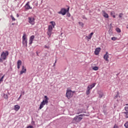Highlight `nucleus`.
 I'll return each instance as SVG.
<instances>
[{
    "label": "nucleus",
    "instance_id": "2f4dec72",
    "mask_svg": "<svg viewBox=\"0 0 128 128\" xmlns=\"http://www.w3.org/2000/svg\"><path fill=\"white\" fill-rule=\"evenodd\" d=\"M123 16H124V14L122 13H120L119 14V18H122Z\"/></svg>",
    "mask_w": 128,
    "mask_h": 128
},
{
    "label": "nucleus",
    "instance_id": "e433bc0d",
    "mask_svg": "<svg viewBox=\"0 0 128 128\" xmlns=\"http://www.w3.org/2000/svg\"><path fill=\"white\" fill-rule=\"evenodd\" d=\"M68 10H70V6H68V8L66 10L67 12H68Z\"/></svg>",
    "mask_w": 128,
    "mask_h": 128
},
{
    "label": "nucleus",
    "instance_id": "f704fd0d",
    "mask_svg": "<svg viewBox=\"0 0 128 128\" xmlns=\"http://www.w3.org/2000/svg\"><path fill=\"white\" fill-rule=\"evenodd\" d=\"M27 128H34V126H27Z\"/></svg>",
    "mask_w": 128,
    "mask_h": 128
},
{
    "label": "nucleus",
    "instance_id": "7ed1b4c3",
    "mask_svg": "<svg viewBox=\"0 0 128 128\" xmlns=\"http://www.w3.org/2000/svg\"><path fill=\"white\" fill-rule=\"evenodd\" d=\"M74 91H72L70 90H67L66 92V96L68 99L70 98H72V96H74Z\"/></svg>",
    "mask_w": 128,
    "mask_h": 128
},
{
    "label": "nucleus",
    "instance_id": "c03bdc74",
    "mask_svg": "<svg viewBox=\"0 0 128 128\" xmlns=\"http://www.w3.org/2000/svg\"><path fill=\"white\" fill-rule=\"evenodd\" d=\"M22 94H24V92H22Z\"/></svg>",
    "mask_w": 128,
    "mask_h": 128
},
{
    "label": "nucleus",
    "instance_id": "aec40b11",
    "mask_svg": "<svg viewBox=\"0 0 128 128\" xmlns=\"http://www.w3.org/2000/svg\"><path fill=\"white\" fill-rule=\"evenodd\" d=\"M90 94V89H89V88H87V90L86 91V94L88 95Z\"/></svg>",
    "mask_w": 128,
    "mask_h": 128
},
{
    "label": "nucleus",
    "instance_id": "1a4fd4ad",
    "mask_svg": "<svg viewBox=\"0 0 128 128\" xmlns=\"http://www.w3.org/2000/svg\"><path fill=\"white\" fill-rule=\"evenodd\" d=\"M26 10H32V8L30 6V2H28L24 6Z\"/></svg>",
    "mask_w": 128,
    "mask_h": 128
},
{
    "label": "nucleus",
    "instance_id": "b1692460",
    "mask_svg": "<svg viewBox=\"0 0 128 128\" xmlns=\"http://www.w3.org/2000/svg\"><path fill=\"white\" fill-rule=\"evenodd\" d=\"M116 32H121L120 29V28H116Z\"/></svg>",
    "mask_w": 128,
    "mask_h": 128
},
{
    "label": "nucleus",
    "instance_id": "a211bd4d",
    "mask_svg": "<svg viewBox=\"0 0 128 128\" xmlns=\"http://www.w3.org/2000/svg\"><path fill=\"white\" fill-rule=\"evenodd\" d=\"M92 36H94V32H91L88 36H86V38L88 40H91L92 38Z\"/></svg>",
    "mask_w": 128,
    "mask_h": 128
},
{
    "label": "nucleus",
    "instance_id": "5701e85b",
    "mask_svg": "<svg viewBox=\"0 0 128 128\" xmlns=\"http://www.w3.org/2000/svg\"><path fill=\"white\" fill-rule=\"evenodd\" d=\"M4 98H6V100H8V96L7 94H4Z\"/></svg>",
    "mask_w": 128,
    "mask_h": 128
},
{
    "label": "nucleus",
    "instance_id": "f03ea898",
    "mask_svg": "<svg viewBox=\"0 0 128 128\" xmlns=\"http://www.w3.org/2000/svg\"><path fill=\"white\" fill-rule=\"evenodd\" d=\"M44 98L45 100H43L42 102L40 103L39 110H42V108H44V106H46V104H48V96H45Z\"/></svg>",
    "mask_w": 128,
    "mask_h": 128
},
{
    "label": "nucleus",
    "instance_id": "cd10ccee",
    "mask_svg": "<svg viewBox=\"0 0 128 128\" xmlns=\"http://www.w3.org/2000/svg\"><path fill=\"white\" fill-rule=\"evenodd\" d=\"M124 126L126 128H128V122H127L124 124Z\"/></svg>",
    "mask_w": 128,
    "mask_h": 128
},
{
    "label": "nucleus",
    "instance_id": "9d476101",
    "mask_svg": "<svg viewBox=\"0 0 128 128\" xmlns=\"http://www.w3.org/2000/svg\"><path fill=\"white\" fill-rule=\"evenodd\" d=\"M110 56H108V52H106V54L104 55V58L106 60V62H108V58Z\"/></svg>",
    "mask_w": 128,
    "mask_h": 128
},
{
    "label": "nucleus",
    "instance_id": "9b49d317",
    "mask_svg": "<svg viewBox=\"0 0 128 128\" xmlns=\"http://www.w3.org/2000/svg\"><path fill=\"white\" fill-rule=\"evenodd\" d=\"M26 68L24 66H22V70L20 71V74H26Z\"/></svg>",
    "mask_w": 128,
    "mask_h": 128
},
{
    "label": "nucleus",
    "instance_id": "bb28decb",
    "mask_svg": "<svg viewBox=\"0 0 128 128\" xmlns=\"http://www.w3.org/2000/svg\"><path fill=\"white\" fill-rule=\"evenodd\" d=\"M79 116H88V115H86L85 114H81L79 115Z\"/></svg>",
    "mask_w": 128,
    "mask_h": 128
},
{
    "label": "nucleus",
    "instance_id": "39448f33",
    "mask_svg": "<svg viewBox=\"0 0 128 128\" xmlns=\"http://www.w3.org/2000/svg\"><path fill=\"white\" fill-rule=\"evenodd\" d=\"M35 20L36 19L32 16H29L28 18V22L32 26H34V24H36Z\"/></svg>",
    "mask_w": 128,
    "mask_h": 128
},
{
    "label": "nucleus",
    "instance_id": "ea45409f",
    "mask_svg": "<svg viewBox=\"0 0 128 128\" xmlns=\"http://www.w3.org/2000/svg\"><path fill=\"white\" fill-rule=\"evenodd\" d=\"M16 16H17V18H18V17L20 16V15H18V14H16Z\"/></svg>",
    "mask_w": 128,
    "mask_h": 128
},
{
    "label": "nucleus",
    "instance_id": "ddd939ff",
    "mask_svg": "<svg viewBox=\"0 0 128 128\" xmlns=\"http://www.w3.org/2000/svg\"><path fill=\"white\" fill-rule=\"evenodd\" d=\"M100 48H96L95 50L94 54H95L96 56H98V54H100Z\"/></svg>",
    "mask_w": 128,
    "mask_h": 128
},
{
    "label": "nucleus",
    "instance_id": "de8ad7c7",
    "mask_svg": "<svg viewBox=\"0 0 128 128\" xmlns=\"http://www.w3.org/2000/svg\"><path fill=\"white\" fill-rule=\"evenodd\" d=\"M126 106H128V104H126Z\"/></svg>",
    "mask_w": 128,
    "mask_h": 128
},
{
    "label": "nucleus",
    "instance_id": "49530a36",
    "mask_svg": "<svg viewBox=\"0 0 128 128\" xmlns=\"http://www.w3.org/2000/svg\"><path fill=\"white\" fill-rule=\"evenodd\" d=\"M36 54H37V56H38V52H36Z\"/></svg>",
    "mask_w": 128,
    "mask_h": 128
},
{
    "label": "nucleus",
    "instance_id": "f8f14e48",
    "mask_svg": "<svg viewBox=\"0 0 128 128\" xmlns=\"http://www.w3.org/2000/svg\"><path fill=\"white\" fill-rule=\"evenodd\" d=\"M102 16L106 18H108V14H106V12L104 10L102 11Z\"/></svg>",
    "mask_w": 128,
    "mask_h": 128
},
{
    "label": "nucleus",
    "instance_id": "423d86ee",
    "mask_svg": "<svg viewBox=\"0 0 128 128\" xmlns=\"http://www.w3.org/2000/svg\"><path fill=\"white\" fill-rule=\"evenodd\" d=\"M22 44L28 46V38H26V34H24L22 36Z\"/></svg>",
    "mask_w": 128,
    "mask_h": 128
},
{
    "label": "nucleus",
    "instance_id": "c756f323",
    "mask_svg": "<svg viewBox=\"0 0 128 128\" xmlns=\"http://www.w3.org/2000/svg\"><path fill=\"white\" fill-rule=\"evenodd\" d=\"M112 40H117L118 38H116V37H112Z\"/></svg>",
    "mask_w": 128,
    "mask_h": 128
},
{
    "label": "nucleus",
    "instance_id": "79ce46f5",
    "mask_svg": "<svg viewBox=\"0 0 128 128\" xmlns=\"http://www.w3.org/2000/svg\"><path fill=\"white\" fill-rule=\"evenodd\" d=\"M56 60L55 62L54 63V66H56Z\"/></svg>",
    "mask_w": 128,
    "mask_h": 128
},
{
    "label": "nucleus",
    "instance_id": "6ab92c4d",
    "mask_svg": "<svg viewBox=\"0 0 128 128\" xmlns=\"http://www.w3.org/2000/svg\"><path fill=\"white\" fill-rule=\"evenodd\" d=\"M50 24L52 25V26L53 28H54V27L56 26V22L54 21L50 22Z\"/></svg>",
    "mask_w": 128,
    "mask_h": 128
},
{
    "label": "nucleus",
    "instance_id": "20e7f679",
    "mask_svg": "<svg viewBox=\"0 0 128 128\" xmlns=\"http://www.w3.org/2000/svg\"><path fill=\"white\" fill-rule=\"evenodd\" d=\"M54 28H52V25H49L48 26V31H47V34L49 38H50L52 36V30Z\"/></svg>",
    "mask_w": 128,
    "mask_h": 128
},
{
    "label": "nucleus",
    "instance_id": "7c9ffc66",
    "mask_svg": "<svg viewBox=\"0 0 128 128\" xmlns=\"http://www.w3.org/2000/svg\"><path fill=\"white\" fill-rule=\"evenodd\" d=\"M115 14V13L114 12H110V15L112 16H114Z\"/></svg>",
    "mask_w": 128,
    "mask_h": 128
},
{
    "label": "nucleus",
    "instance_id": "393cba45",
    "mask_svg": "<svg viewBox=\"0 0 128 128\" xmlns=\"http://www.w3.org/2000/svg\"><path fill=\"white\" fill-rule=\"evenodd\" d=\"M124 114H125V117L126 118H128V112H124Z\"/></svg>",
    "mask_w": 128,
    "mask_h": 128
},
{
    "label": "nucleus",
    "instance_id": "09e8293b",
    "mask_svg": "<svg viewBox=\"0 0 128 128\" xmlns=\"http://www.w3.org/2000/svg\"><path fill=\"white\" fill-rule=\"evenodd\" d=\"M126 28H128V27H126Z\"/></svg>",
    "mask_w": 128,
    "mask_h": 128
},
{
    "label": "nucleus",
    "instance_id": "4c0bfd02",
    "mask_svg": "<svg viewBox=\"0 0 128 128\" xmlns=\"http://www.w3.org/2000/svg\"><path fill=\"white\" fill-rule=\"evenodd\" d=\"M99 97H100V98H102V95L100 94Z\"/></svg>",
    "mask_w": 128,
    "mask_h": 128
},
{
    "label": "nucleus",
    "instance_id": "37998d69",
    "mask_svg": "<svg viewBox=\"0 0 128 128\" xmlns=\"http://www.w3.org/2000/svg\"><path fill=\"white\" fill-rule=\"evenodd\" d=\"M104 114H106V112L104 111Z\"/></svg>",
    "mask_w": 128,
    "mask_h": 128
},
{
    "label": "nucleus",
    "instance_id": "a19ab883",
    "mask_svg": "<svg viewBox=\"0 0 128 128\" xmlns=\"http://www.w3.org/2000/svg\"><path fill=\"white\" fill-rule=\"evenodd\" d=\"M22 97V95H20L19 97V98H18V100H19L20 98Z\"/></svg>",
    "mask_w": 128,
    "mask_h": 128
},
{
    "label": "nucleus",
    "instance_id": "4468645a",
    "mask_svg": "<svg viewBox=\"0 0 128 128\" xmlns=\"http://www.w3.org/2000/svg\"><path fill=\"white\" fill-rule=\"evenodd\" d=\"M34 36H32L30 37L29 40V44H32V42H34Z\"/></svg>",
    "mask_w": 128,
    "mask_h": 128
},
{
    "label": "nucleus",
    "instance_id": "412c9836",
    "mask_svg": "<svg viewBox=\"0 0 128 128\" xmlns=\"http://www.w3.org/2000/svg\"><path fill=\"white\" fill-rule=\"evenodd\" d=\"M4 75L0 79V84L4 82Z\"/></svg>",
    "mask_w": 128,
    "mask_h": 128
},
{
    "label": "nucleus",
    "instance_id": "c85d7f7f",
    "mask_svg": "<svg viewBox=\"0 0 128 128\" xmlns=\"http://www.w3.org/2000/svg\"><path fill=\"white\" fill-rule=\"evenodd\" d=\"M78 24L80 26H82V28L84 27V23H82V22H79Z\"/></svg>",
    "mask_w": 128,
    "mask_h": 128
},
{
    "label": "nucleus",
    "instance_id": "f3484780",
    "mask_svg": "<svg viewBox=\"0 0 128 128\" xmlns=\"http://www.w3.org/2000/svg\"><path fill=\"white\" fill-rule=\"evenodd\" d=\"M18 64V70H20V66H22V60H18L17 62Z\"/></svg>",
    "mask_w": 128,
    "mask_h": 128
},
{
    "label": "nucleus",
    "instance_id": "c9c22d12",
    "mask_svg": "<svg viewBox=\"0 0 128 128\" xmlns=\"http://www.w3.org/2000/svg\"><path fill=\"white\" fill-rule=\"evenodd\" d=\"M118 98V94H116L115 97H114V98Z\"/></svg>",
    "mask_w": 128,
    "mask_h": 128
},
{
    "label": "nucleus",
    "instance_id": "4be33fe9",
    "mask_svg": "<svg viewBox=\"0 0 128 128\" xmlns=\"http://www.w3.org/2000/svg\"><path fill=\"white\" fill-rule=\"evenodd\" d=\"M92 70H98V67L95 66L94 67L92 68Z\"/></svg>",
    "mask_w": 128,
    "mask_h": 128
},
{
    "label": "nucleus",
    "instance_id": "dca6fc26",
    "mask_svg": "<svg viewBox=\"0 0 128 128\" xmlns=\"http://www.w3.org/2000/svg\"><path fill=\"white\" fill-rule=\"evenodd\" d=\"M20 108V106L18 105H15L14 106V110L16 112H18V110Z\"/></svg>",
    "mask_w": 128,
    "mask_h": 128
},
{
    "label": "nucleus",
    "instance_id": "58836bf2",
    "mask_svg": "<svg viewBox=\"0 0 128 128\" xmlns=\"http://www.w3.org/2000/svg\"><path fill=\"white\" fill-rule=\"evenodd\" d=\"M112 16L114 18H116V15H113Z\"/></svg>",
    "mask_w": 128,
    "mask_h": 128
},
{
    "label": "nucleus",
    "instance_id": "a18cd8bd",
    "mask_svg": "<svg viewBox=\"0 0 128 128\" xmlns=\"http://www.w3.org/2000/svg\"><path fill=\"white\" fill-rule=\"evenodd\" d=\"M14 23L12 24V26H14Z\"/></svg>",
    "mask_w": 128,
    "mask_h": 128
},
{
    "label": "nucleus",
    "instance_id": "473e14b6",
    "mask_svg": "<svg viewBox=\"0 0 128 128\" xmlns=\"http://www.w3.org/2000/svg\"><path fill=\"white\" fill-rule=\"evenodd\" d=\"M44 48H48H48H50V46H44Z\"/></svg>",
    "mask_w": 128,
    "mask_h": 128
},
{
    "label": "nucleus",
    "instance_id": "0eeeda50",
    "mask_svg": "<svg viewBox=\"0 0 128 128\" xmlns=\"http://www.w3.org/2000/svg\"><path fill=\"white\" fill-rule=\"evenodd\" d=\"M82 120V118L80 117L79 115L78 116H76L73 119V120H74L76 122H80V120Z\"/></svg>",
    "mask_w": 128,
    "mask_h": 128
},
{
    "label": "nucleus",
    "instance_id": "72a5a7b5",
    "mask_svg": "<svg viewBox=\"0 0 128 128\" xmlns=\"http://www.w3.org/2000/svg\"><path fill=\"white\" fill-rule=\"evenodd\" d=\"M124 108L126 112H128V106H125Z\"/></svg>",
    "mask_w": 128,
    "mask_h": 128
},
{
    "label": "nucleus",
    "instance_id": "2eb2a0df",
    "mask_svg": "<svg viewBox=\"0 0 128 128\" xmlns=\"http://www.w3.org/2000/svg\"><path fill=\"white\" fill-rule=\"evenodd\" d=\"M96 83H94L91 85L88 86V88L90 90H92L93 88H94V86H96Z\"/></svg>",
    "mask_w": 128,
    "mask_h": 128
},
{
    "label": "nucleus",
    "instance_id": "a878e982",
    "mask_svg": "<svg viewBox=\"0 0 128 128\" xmlns=\"http://www.w3.org/2000/svg\"><path fill=\"white\" fill-rule=\"evenodd\" d=\"M10 18H11L12 20H14V21L16 20V18L14 17V16L12 15L10 16Z\"/></svg>",
    "mask_w": 128,
    "mask_h": 128
},
{
    "label": "nucleus",
    "instance_id": "6e6552de",
    "mask_svg": "<svg viewBox=\"0 0 128 128\" xmlns=\"http://www.w3.org/2000/svg\"><path fill=\"white\" fill-rule=\"evenodd\" d=\"M67 11L66 10V8H62V9H61L60 12H58V14H62V16H64L66 14Z\"/></svg>",
    "mask_w": 128,
    "mask_h": 128
},
{
    "label": "nucleus",
    "instance_id": "f257e3e1",
    "mask_svg": "<svg viewBox=\"0 0 128 128\" xmlns=\"http://www.w3.org/2000/svg\"><path fill=\"white\" fill-rule=\"evenodd\" d=\"M8 51L6 50L5 52H2L1 54V58H0V62H2L4 60H6L9 54Z\"/></svg>",
    "mask_w": 128,
    "mask_h": 128
}]
</instances>
